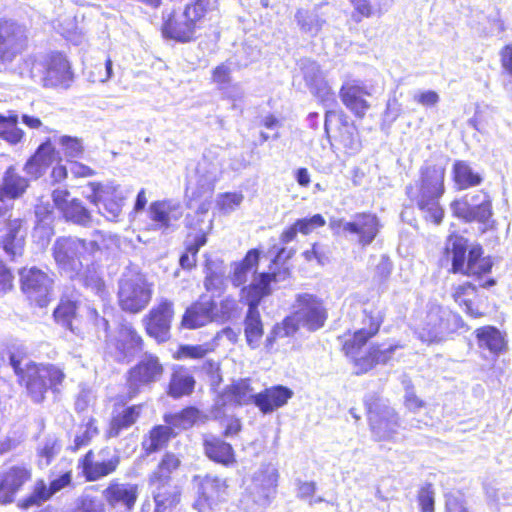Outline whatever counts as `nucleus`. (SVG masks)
Wrapping results in <instances>:
<instances>
[{
	"label": "nucleus",
	"mask_w": 512,
	"mask_h": 512,
	"mask_svg": "<svg viewBox=\"0 0 512 512\" xmlns=\"http://www.w3.org/2000/svg\"><path fill=\"white\" fill-rule=\"evenodd\" d=\"M116 236L103 231H94L90 239L60 237L52 246V255L62 275L76 280L100 298H104L106 288L94 264L103 249L116 242Z\"/></svg>",
	"instance_id": "f257e3e1"
},
{
	"label": "nucleus",
	"mask_w": 512,
	"mask_h": 512,
	"mask_svg": "<svg viewBox=\"0 0 512 512\" xmlns=\"http://www.w3.org/2000/svg\"><path fill=\"white\" fill-rule=\"evenodd\" d=\"M327 318V309L322 299L313 294L299 293L295 297L291 314L274 326L267 337V345H272L277 338L294 335L301 327L315 332L324 327Z\"/></svg>",
	"instance_id": "f03ea898"
},
{
	"label": "nucleus",
	"mask_w": 512,
	"mask_h": 512,
	"mask_svg": "<svg viewBox=\"0 0 512 512\" xmlns=\"http://www.w3.org/2000/svg\"><path fill=\"white\" fill-rule=\"evenodd\" d=\"M445 169L437 165H427L421 168L420 182L416 189L406 188L407 195L415 201L424 218L438 225L444 217V209L439 203L445 192Z\"/></svg>",
	"instance_id": "7ed1b4c3"
},
{
	"label": "nucleus",
	"mask_w": 512,
	"mask_h": 512,
	"mask_svg": "<svg viewBox=\"0 0 512 512\" xmlns=\"http://www.w3.org/2000/svg\"><path fill=\"white\" fill-rule=\"evenodd\" d=\"M287 274L286 270L283 272V276L281 273L263 272L254 282L243 286L241 289L240 298L248 305V312L245 318V337L252 349L259 346L263 336V325L258 305L265 296L271 293L270 284L285 279Z\"/></svg>",
	"instance_id": "20e7f679"
},
{
	"label": "nucleus",
	"mask_w": 512,
	"mask_h": 512,
	"mask_svg": "<svg viewBox=\"0 0 512 512\" xmlns=\"http://www.w3.org/2000/svg\"><path fill=\"white\" fill-rule=\"evenodd\" d=\"M10 365L20 380L25 382L28 394L36 403L42 402L47 390L61 384L65 377L56 366H38L28 361L23 364V359L15 354L10 355Z\"/></svg>",
	"instance_id": "39448f33"
},
{
	"label": "nucleus",
	"mask_w": 512,
	"mask_h": 512,
	"mask_svg": "<svg viewBox=\"0 0 512 512\" xmlns=\"http://www.w3.org/2000/svg\"><path fill=\"white\" fill-rule=\"evenodd\" d=\"M446 252L451 254L452 271L466 275H482L492 268L490 258L483 257V249L479 245L468 246L462 236L451 235L446 243Z\"/></svg>",
	"instance_id": "423d86ee"
},
{
	"label": "nucleus",
	"mask_w": 512,
	"mask_h": 512,
	"mask_svg": "<svg viewBox=\"0 0 512 512\" xmlns=\"http://www.w3.org/2000/svg\"><path fill=\"white\" fill-rule=\"evenodd\" d=\"M464 327L465 323L459 314L447 308L432 305L418 328L417 335L424 343H440Z\"/></svg>",
	"instance_id": "0eeeda50"
},
{
	"label": "nucleus",
	"mask_w": 512,
	"mask_h": 512,
	"mask_svg": "<svg viewBox=\"0 0 512 512\" xmlns=\"http://www.w3.org/2000/svg\"><path fill=\"white\" fill-rule=\"evenodd\" d=\"M363 314V327L357 330L343 346L345 353L354 358L356 374L366 373L376 365L371 348L366 356L356 357L355 355L357 350L378 332L383 322V313L377 307L365 308Z\"/></svg>",
	"instance_id": "6e6552de"
},
{
	"label": "nucleus",
	"mask_w": 512,
	"mask_h": 512,
	"mask_svg": "<svg viewBox=\"0 0 512 512\" xmlns=\"http://www.w3.org/2000/svg\"><path fill=\"white\" fill-rule=\"evenodd\" d=\"M130 190L113 183L89 182L83 195L98 208V212L108 220H116L130 195Z\"/></svg>",
	"instance_id": "1a4fd4ad"
},
{
	"label": "nucleus",
	"mask_w": 512,
	"mask_h": 512,
	"mask_svg": "<svg viewBox=\"0 0 512 512\" xmlns=\"http://www.w3.org/2000/svg\"><path fill=\"white\" fill-rule=\"evenodd\" d=\"M163 374L164 366L158 356L151 353L142 355L138 362L127 372L128 398L133 399L140 393L151 390L161 380Z\"/></svg>",
	"instance_id": "9d476101"
},
{
	"label": "nucleus",
	"mask_w": 512,
	"mask_h": 512,
	"mask_svg": "<svg viewBox=\"0 0 512 512\" xmlns=\"http://www.w3.org/2000/svg\"><path fill=\"white\" fill-rule=\"evenodd\" d=\"M151 296V286L143 274L131 271L123 274L118 290V300L122 310L138 313L148 305Z\"/></svg>",
	"instance_id": "9b49d317"
},
{
	"label": "nucleus",
	"mask_w": 512,
	"mask_h": 512,
	"mask_svg": "<svg viewBox=\"0 0 512 512\" xmlns=\"http://www.w3.org/2000/svg\"><path fill=\"white\" fill-rule=\"evenodd\" d=\"M371 432L377 441L395 440L400 423L395 410L380 398L366 402Z\"/></svg>",
	"instance_id": "f8f14e48"
},
{
	"label": "nucleus",
	"mask_w": 512,
	"mask_h": 512,
	"mask_svg": "<svg viewBox=\"0 0 512 512\" xmlns=\"http://www.w3.org/2000/svg\"><path fill=\"white\" fill-rule=\"evenodd\" d=\"M277 469L271 464H262L252 475L246 491L248 498L256 506L253 512L266 509L276 494Z\"/></svg>",
	"instance_id": "ddd939ff"
},
{
	"label": "nucleus",
	"mask_w": 512,
	"mask_h": 512,
	"mask_svg": "<svg viewBox=\"0 0 512 512\" xmlns=\"http://www.w3.org/2000/svg\"><path fill=\"white\" fill-rule=\"evenodd\" d=\"M21 290L27 298L39 307H44L50 300L53 278L37 267L24 268L20 271Z\"/></svg>",
	"instance_id": "4468645a"
},
{
	"label": "nucleus",
	"mask_w": 512,
	"mask_h": 512,
	"mask_svg": "<svg viewBox=\"0 0 512 512\" xmlns=\"http://www.w3.org/2000/svg\"><path fill=\"white\" fill-rule=\"evenodd\" d=\"M27 44L24 26L10 20H0V62L11 63Z\"/></svg>",
	"instance_id": "2eb2a0df"
},
{
	"label": "nucleus",
	"mask_w": 512,
	"mask_h": 512,
	"mask_svg": "<svg viewBox=\"0 0 512 512\" xmlns=\"http://www.w3.org/2000/svg\"><path fill=\"white\" fill-rule=\"evenodd\" d=\"M55 207L67 222L82 227H90L93 221L91 212L77 198H71L70 192L64 188H56L52 192Z\"/></svg>",
	"instance_id": "dca6fc26"
},
{
	"label": "nucleus",
	"mask_w": 512,
	"mask_h": 512,
	"mask_svg": "<svg viewBox=\"0 0 512 512\" xmlns=\"http://www.w3.org/2000/svg\"><path fill=\"white\" fill-rule=\"evenodd\" d=\"M345 228L347 231L346 239L365 248L377 237L381 224L376 214L361 212L353 215Z\"/></svg>",
	"instance_id": "f3484780"
},
{
	"label": "nucleus",
	"mask_w": 512,
	"mask_h": 512,
	"mask_svg": "<svg viewBox=\"0 0 512 512\" xmlns=\"http://www.w3.org/2000/svg\"><path fill=\"white\" fill-rule=\"evenodd\" d=\"M118 362H130L143 350V339L131 324H121L115 339L108 342Z\"/></svg>",
	"instance_id": "a211bd4d"
},
{
	"label": "nucleus",
	"mask_w": 512,
	"mask_h": 512,
	"mask_svg": "<svg viewBox=\"0 0 512 512\" xmlns=\"http://www.w3.org/2000/svg\"><path fill=\"white\" fill-rule=\"evenodd\" d=\"M173 303L162 299L153 307L149 314L143 318L147 334L158 342H165L170 336L171 321L173 318Z\"/></svg>",
	"instance_id": "6ab92c4d"
},
{
	"label": "nucleus",
	"mask_w": 512,
	"mask_h": 512,
	"mask_svg": "<svg viewBox=\"0 0 512 512\" xmlns=\"http://www.w3.org/2000/svg\"><path fill=\"white\" fill-rule=\"evenodd\" d=\"M32 469L26 463H18L6 467L0 473V503L14 501L17 493L31 480Z\"/></svg>",
	"instance_id": "aec40b11"
},
{
	"label": "nucleus",
	"mask_w": 512,
	"mask_h": 512,
	"mask_svg": "<svg viewBox=\"0 0 512 512\" xmlns=\"http://www.w3.org/2000/svg\"><path fill=\"white\" fill-rule=\"evenodd\" d=\"M97 457L95 460L93 451L89 450L81 460L83 474L89 481H96L113 473L120 463V457L108 447L101 449Z\"/></svg>",
	"instance_id": "412c9836"
},
{
	"label": "nucleus",
	"mask_w": 512,
	"mask_h": 512,
	"mask_svg": "<svg viewBox=\"0 0 512 512\" xmlns=\"http://www.w3.org/2000/svg\"><path fill=\"white\" fill-rule=\"evenodd\" d=\"M41 71L40 83L48 88H68L72 82L73 74L70 64L61 53L49 56Z\"/></svg>",
	"instance_id": "4be33fe9"
},
{
	"label": "nucleus",
	"mask_w": 512,
	"mask_h": 512,
	"mask_svg": "<svg viewBox=\"0 0 512 512\" xmlns=\"http://www.w3.org/2000/svg\"><path fill=\"white\" fill-rule=\"evenodd\" d=\"M339 94L347 109L359 118L364 117L370 107L365 97L370 96L371 92L363 81L359 79L345 80Z\"/></svg>",
	"instance_id": "5701e85b"
},
{
	"label": "nucleus",
	"mask_w": 512,
	"mask_h": 512,
	"mask_svg": "<svg viewBox=\"0 0 512 512\" xmlns=\"http://www.w3.org/2000/svg\"><path fill=\"white\" fill-rule=\"evenodd\" d=\"M226 481L217 476L207 475L200 482L198 493L199 497L194 503V507L199 512H210L226 494Z\"/></svg>",
	"instance_id": "b1692460"
},
{
	"label": "nucleus",
	"mask_w": 512,
	"mask_h": 512,
	"mask_svg": "<svg viewBox=\"0 0 512 512\" xmlns=\"http://www.w3.org/2000/svg\"><path fill=\"white\" fill-rule=\"evenodd\" d=\"M223 151L219 147H211L205 150L199 161L196 171L204 179L202 187L206 188L210 195L214 189V183L219 179L223 171Z\"/></svg>",
	"instance_id": "393cba45"
},
{
	"label": "nucleus",
	"mask_w": 512,
	"mask_h": 512,
	"mask_svg": "<svg viewBox=\"0 0 512 512\" xmlns=\"http://www.w3.org/2000/svg\"><path fill=\"white\" fill-rule=\"evenodd\" d=\"M149 486L155 502V512H170L180 498V491L171 479L149 477Z\"/></svg>",
	"instance_id": "a878e982"
},
{
	"label": "nucleus",
	"mask_w": 512,
	"mask_h": 512,
	"mask_svg": "<svg viewBox=\"0 0 512 512\" xmlns=\"http://www.w3.org/2000/svg\"><path fill=\"white\" fill-rule=\"evenodd\" d=\"M149 218L155 229L168 231L175 227L183 211L179 203L171 200L155 201L149 206Z\"/></svg>",
	"instance_id": "bb28decb"
},
{
	"label": "nucleus",
	"mask_w": 512,
	"mask_h": 512,
	"mask_svg": "<svg viewBox=\"0 0 512 512\" xmlns=\"http://www.w3.org/2000/svg\"><path fill=\"white\" fill-rule=\"evenodd\" d=\"M26 235V229L21 220H10L1 236V247L11 258L21 256L24 251Z\"/></svg>",
	"instance_id": "cd10ccee"
},
{
	"label": "nucleus",
	"mask_w": 512,
	"mask_h": 512,
	"mask_svg": "<svg viewBox=\"0 0 512 512\" xmlns=\"http://www.w3.org/2000/svg\"><path fill=\"white\" fill-rule=\"evenodd\" d=\"M451 211L454 216L466 222H479L486 228L491 227L493 216L492 203L489 204H466L465 202H452Z\"/></svg>",
	"instance_id": "c85d7f7f"
},
{
	"label": "nucleus",
	"mask_w": 512,
	"mask_h": 512,
	"mask_svg": "<svg viewBox=\"0 0 512 512\" xmlns=\"http://www.w3.org/2000/svg\"><path fill=\"white\" fill-rule=\"evenodd\" d=\"M293 396V391L282 385L266 388L256 394L255 405L263 414H268L283 407Z\"/></svg>",
	"instance_id": "c756f323"
},
{
	"label": "nucleus",
	"mask_w": 512,
	"mask_h": 512,
	"mask_svg": "<svg viewBox=\"0 0 512 512\" xmlns=\"http://www.w3.org/2000/svg\"><path fill=\"white\" fill-rule=\"evenodd\" d=\"M215 309L216 303L213 300H204L202 298L186 309L182 318V325L188 329H196L215 321Z\"/></svg>",
	"instance_id": "7c9ffc66"
},
{
	"label": "nucleus",
	"mask_w": 512,
	"mask_h": 512,
	"mask_svg": "<svg viewBox=\"0 0 512 512\" xmlns=\"http://www.w3.org/2000/svg\"><path fill=\"white\" fill-rule=\"evenodd\" d=\"M260 253L256 249L247 252L246 256L239 262L231 265L232 274L231 282L234 286L244 285L250 278L252 282L256 280L262 273L257 274Z\"/></svg>",
	"instance_id": "2f4dec72"
},
{
	"label": "nucleus",
	"mask_w": 512,
	"mask_h": 512,
	"mask_svg": "<svg viewBox=\"0 0 512 512\" xmlns=\"http://www.w3.org/2000/svg\"><path fill=\"white\" fill-rule=\"evenodd\" d=\"M108 503L114 508L123 509V512H130L133 508L138 489L133 484H111L104 491Z\"/></svg>",
	"instance_id": "473e14b6"
},
{
	"label": "nucleus",
	"mask_w": 512,
	"mask_h": 512,
	"mask_svg": "<svg viewBox=\"0 0 512 512\" xmlns=\"http://www.w3.org/2000/svg\"><path fill=\"white\" fill-rule=\"evenodd\" d=\"M29 180L21 176L14 166H9L0 184V202L20 198L27 190Z\"/></svg>",
	"instance_id": "72a5a7b5"
},
{
	"label": "nucleus",
	"mask_w": 512,
	"mask_h": 512,
	"mask_svg": "<svg viewBox=\"0 0 512 512\" xmlns=\"http://www.w3.org/2000/svg\"><path fill=\"white\" fill-rule=\"evenodd\" d=\"M203 446L205 454L210 460L224 466L236 463L233 447L224 440L211 434L205 435Z\"/></svg>",
	"instance_id": "f704fd0d"
},
{
	"label": "nucleus",
	"mask_w": 512,
	"mask_h": 512,
	"mask_svg": "<svg viewBox=\"0 0 512 512\" xmlns=\"http://www.w3.org/2000/svg\"><path fill=\"white\" fill-rule=\"evenodd\" d=\"M198 233L194 236L193 242L189 243L186 251L180 256L179 263L183 269H191L196 264V257L199 249L207 242V234L211 231L213 221L210 219L205 223L202 219L198 220Z\"/></svg>",
	"instance_id": "c9c22d12"
},
{
	"label": "nucleus",
	"mask_w": 512,
	"mask_h": 512,
	"mask_svg": "<svg viewBox=\"0 0 512 512\" xmlns=\"http://www.w3.org/2000/svg\"><path fill=\"white\" fill-rule=\"evenodd\" d=\"M195 384L193 375L186 368L178 367L170 376L167 394L174 399L188 396L194 391Z\"/></svg>",
	"instance_id": "e433bc0d"
},
{
	"label": "nucleus",
	"mask_w": 512,
	"mask_h": 512,
	"mask_svg": "<svg viewBox=\"0 0 512 512\" xmlns=\"http://www.w3.org/2000/svg\"><path fill=\"white\" fill-rule=\"evenodd\" d=\"M196 27L187 18L180 14L169 15L163 25L165 36L181 42L190 41L193 38Z\"/></svg>",
	"instance_id": "4c0bfd02"
},
{
	"label": "nucleus",
	"mask_w": 512,
	"mask_h": 512,
	"mask_svg": "<svg viewBox=\"0 0 512 512\" xmlns=\"http://www.w3.org/2000/svg\"><path fill=\"white\" fill-rule=\"evenodd\" d=\"M142 410V405L129 406L113 415L109 428L106 431L107 438H116L130 428L138 420Z\"/></svg>",
	"instance_id": "58836bf2"
},
{
	"label": "nucleus",
	"mask_w": 512,
	"mask_h": 512,
	"mask_svg": "<svg viewBox=\"0 0 512 512\" xmlns=\"http://www.w3.org/2000/svg\"><path fill=\"white\" fill-rule=\"evenodd\" d=\"M480 348L488 349L493 354L502 353L507 346L505 335L494 326H484L475 331Z\"/></svg>",
	"instance_id": "ea45409f"
},
{
	"label": "nucleus",
	"mask_w": 512,
	"mask_h": 512,
	"mask_svg": "<svg viewBox=\"0 0 512 512\" xmlns=\"http://www.w3.org/2000/svg\"><path fill=\"white\" fill-rule=\"evenodd\" d=\"M295 21L300 31L312 38L318 36L326 24V19L317 9H298L295 13Z\"/></svg>",
	"instance_id": "a19ab883"
},
{
	"label": "nucleus",
	"mask_w": 512,
	"mask_h": 512,
	"mask_svg": "<svg viewBox=\"0 0 512 512\" xmlns=\"http://www.w3.org/2000/svg\"><path fill=\"white\" fill-rule=\"evenodd\" d=\"M453 180L458 189L464 190L482 183V176L475 172L466 161L458 160L453 165Z\"/></svg>",
	"instance_id": "79ce46f5"
},
{
	"label": "nucleus",
	"mask_w": 512,
	"mask_h": 512,
	"mask_svg": "<svg viewBox=\"0 0 512 512\" xmlns=\"http://www.w3.org/2000/svg\"><path fill=\"white\" fill-rule=\"evenodd\" d=\"M486 503L493 511H499L500 506L512 501V487L499 486L495 482L484 484Z\"/></svg>",
	"instance_id": "37998d69"
},
{
	"label": "nucleus",
	"mask_w": 512,
	"mask_h": 512,
	"mask_svg": "<svg viewBox=\"0 0 512 512\" xmlns=\"http://www.w3.org/2000/svg\"><path fill=\"white\" fill-rule=\"evenodd\" d=\"M24 131L18 127V115L10 112L8 116L0 114V138L10 145H17L24 138Z\"/></svg>",
	"instance_id": "c03bdc74"
},
{
	"label": "nucleus",
	"mask_w": 512,
	"mask_h": 512,
	"mask_svg": "<svg viewBox=\"0 0 512 512\" xmlns=\"http://www.w3.org/2000/svg\"><path fill=\"white\" fill-rule=\"evenodd\" d=\"M172 436L173 430L168 424L155 426L149 436L143 440L142 447L148 454L157 452L168 443Z\"/></svg>",
	"instance_id": "a18cd8bd"
},
{
	"label": "nucleus",
	"mask_w": 512,
	"mask_h": 512,
	"mask_svg": "<svg viewBox=\"0 0 512 512\" xmlns=\"http://www.w3.org/2000/svg\"><path fill=\"white\" fill-rule=\"evenodd\" d=\"M200 416L201 413L197 408L187 407L183 409L181 412L166 414L164 416V421L172 429L178 428L181 430H186L193 427L200 419Z\"/></svg>",
	"instance_id": "49530a36"
},
{
	"label": "nucleus",
	"mask_w": 512,
	"mask_h": 512,
	"mask_svg": "<svg viewBox=\"0 0 512 512\" xmlns=\"http://www.w3.org/2000/svg\"><path fill=\"white\" fill-rule=\"evenodd\" d=\"M77 303L70 299H61L59 305L54 310L56 322L70 329L73 333L80 335V330L74 326L76 320Z\"/></svg>",
	"instance_id": "de8ad7c7"
},
{
	"label": "nucleus",
	"mask_w": 512,
	"mask_h": 512,
	"mask_svg": "<svg viewBox=\"0 0 512 512\" xmlns=\"http://www.w3.org/2000/svg\"><path fill=\"white\" fill-rule=\"evenodd\" d=\"M227 394L238 405L255 404L256 394L250 385L249 379H240L227 389Z\"/></svg>",
	"instance_id": "09e8293b"
},
{
	"label": "nucleus",
	"mask_w": 512,
	"mask_h": 512,
	"mask_svg": "<svg viewBox=\"0 0 512 512\" xmlns=\"http://www.w3.org/2000/svg\"><path fill=\"white\" fill-rule=\"evenodd\" d=\"M99 434L96 420L90 418L85 424L81 425L74 437L73 444L69 446L72 452H76L83 447L88 446L92 439Z\"/></svg>",
	"instance_id": "8fccbe9b"
},
{
	"label": "nucleus",
	"mask_w": 512,
	"mask_h": 512,
	"mask_svg": "<svg viewBox=\"0 0 512 512\" xmlns=\"http://www.w3.org/2000/svg\"><path fill=\"white\" fill-rule=\"evenodd\" d=\"M43 68L44 65L42 62H38L35 59L28 57L23 59L13 72L23 79H30L34 82L40 83V76Z\"/></svg>",
	"instance_id": "3c124183"
},
{
	"label": "nucleus",
	"mask_w": 512,
	"mask_h": 512,
	"mask_svg": "<svg viewBox=\"0 0 512 512\" xmlns=\"http://www.w3.org/2000/svg\"><path fill=\"white\" fill-rule=\"evenodd\" d=\"M243 200L241 192L222 193L217 196L216 206L222 214H230L240 207Z\"/></svg>",
	"instance_id": "603ef678"
},
{
	"label": "nucleus",
	"mask_w": 512,
	"mask_h": 512,
	"mask_svg": "<svg viewBox=\"0 0 512 512\" xmlns=\"http://www.w3.org/2000/svg\"><path fill=\"white\" fill-rule=\"evenodd\" d=\"M52 493L43 480L36 482L32 493L22 500L21 507L29 508L33 505H40L42 502L48 500Z\"/></svg>",
	"instance_id": "864d4df0"
},
{
	"label": "nucleus",
	"mask_w": 512,
	"mask_h": 512,
	"mask_svg": "<svg viewBox=\"0 0 512 512\" xmlns=\"http://www.w3.org/2000/svg\"><path fill=\"white\" fill-rule=\"evenodd\" d=\"M180 463V459L175 454L166 453L158 464L157 469L150 476L171 479V473L180 466Z\"/></svg>",
	"instance_id": "5fc2aeb1"
},
{
	"label": "nucleus",
	"mask_w": 512,
	"mask_h": 512,
	"mask_svg": "<svg viewBox=\"0 0 512 512\" xmlns=\"http://www.w3.org/2000/svg\"><path fill=\"white\" fill-rule=\"evenodd\" d=\"M500 63L502 74L507 75L509 78L504 81V89L512 92V44L505 45L499 51Z\"/></svg>",
	"instance_id": "6e6d98bb"
},
{
	"label": "nucleus",
	"mask_w": 512,
	"mask_h": 512,
	"mask_svg": "<svg viewBox=\"0 0 512 512\" xmlns=\"http://www.w3.org/2000/svg\"><path fill=\"white\" fill-rule=\"evenodd\" d=\"M60 449L61 445L55 436L46 437L38 448V455L41 458V462L44 460V465L48 466L52 459L60 452Z\"/></svg>",
	"instance_id": "4d7b16f0"
},
{
	"label": "nucleus",
	"mask_w": 512,
	"mask_h": 512,
	"mask_svg": "<svg viewBox=\"0 0 512 512\" xmlns=\"http://www.w3.org/2000/svg\"><path fill=\"white\" fill-rule=\"evenodd\" d=\"M59 144L67 158H80L83 155L84 147L80 138L64 135L59 138Z\"/></svg>",
	"instance_id": "13d9d810"
},
{
	"label": "nucleus",
	"mask_w": 512,
	"mask_h": 512,
	"mask_svg": "<svg viewBox=\"0 0 512 512\" xmlns=\"http://www.w3.org/2000/svg\"><path fill=\"white\" fill-rule=\"evenodd\" d=\"M310 91L326 106L334 101V92L323 76L308 86Z\"/></svg>",
	"instance_id": "bf43d9fd"
},
{
	"label": "nucleus",
	"mask_w": 512,
	"mask_h": 512,
	"mask_svg": "<svg viewBox=\"0 0 512 512\" xmlns=\"http://www.w3.org/2000/svg\"><path fill=\"white\" fill-rule=\"evenodd\" d=\"M41 165L48 168L56 158V150L48 139L32 155Z\"/></svg>",
	"instance_id": "052dcab7"
},
{
	"label": "nucleus",
	"mask_w": 512,
	"mask_h": 512,
	"mask_svg": "<svg viewBox=\"0 0 512 512\" xmlns=\"http://www.w3.org/2000/svg\"><path fill=\"white\" fill-rule=\"evenodd\" d=\"M301 70L307 86L324 76L319 64L309 59L301 60Z\"/></svg>",
	"instance_id": "680f3d73"
},
{
	"label": "nucleus",
	"mask_w": 512,
	"mask_h": 512,
	"mask_svg": "<svg viewBox=\"0 0 512 512\" xmlns=\"http://www.w3.org/2000/svg\"><path fill=\"white\" fill-rule=\"evenodd\" d=\"M236 301L231 297L222 299L219 305L216 303V309L214 310L215 321H225L231 318L233 312L236 310Z\"/></svg>",
	"instance_id": "e2e57ef3"
},
{
	"label": "nucleus",
	"mask_w": 512,
	"mask_h": 512,
	"mask_svg": "<svg viewBox=\"0 0 512 512\" xmlns=\"http://www.w3.org/2000/svg\"><path fill=\"white\" fill-rule=\"evenodd\" d=\"M418 503L422 512H434L435 493L431 484H426L418 492Z\"/></svg>",
	"instance_id": "0e129e2a"
},
{
	"label": "nucleus",
	"mask_w": 512,
	"mask_h": 512,
	"mask_svg": "<svg viewBox=\"0 0 512 512\" xmlns=\"http://www.w3.org/2000/svg\"><path fill=\"white\" fill-rule=\"evenodd\" d=\"M295 224L300 233L308 235L315 229L323 227L326 224V221L322 215L315 214L310 218L298 219Z\"/></svg>",
	"instance_id": "69168bd1"
},
{
	"label": "nucleus",
	"mask_w": 512,
	"mask_h": 512,
	"mask_svg": "<svg viewBox=\"0 0 512 512\" xmlns=\"http://www.w3.org/2000/svg\"><path fill=\"white\" fill-rule=\"evenodd\" d=\"M340 142L350 152H356L360 148V142L354 127L345 126L341 129Z\"/></svg>",
	"instance_id": "338daca9"
},
{
	"label": "nucleus",
	"mask_w": 512,
	"mask_h": 512,
	"mask_svg": "<svg viewBox=\"0 0 512 512\" xmlns=\"http://www.w3.org/2000/svg\"><path fill=\"white\" fill-rule=\"evenodd\" d=\"M206 8L204 0H197L193 5L186 6L185 10L181 13L182 18H187L196 27V23L205 14Z\"/></svg>",
	"instance_id": "774afa93"
}]
</instances>
